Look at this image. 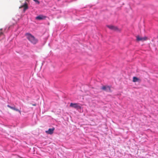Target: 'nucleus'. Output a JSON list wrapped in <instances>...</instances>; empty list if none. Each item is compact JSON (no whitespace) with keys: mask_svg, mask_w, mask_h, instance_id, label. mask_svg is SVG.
<instances>
[{"mask_svg":"<svg viewBox=\"0 0 158 158\" xmlns=\"http://www.w3.org/2000/svg\"><path fill=\"white\" fill-rule=\"evenodd\" d=\"M27 38L32 44H35L38 42V40L30 33H26L25 35Z\"/></svg>","mask_w":158,"mask_h":158,"instance_id":"obj_1","label":"nucleus"},{"mask_svg":"<svg viewBox=\"0 0 158 158\" xmlns=\"http://www.w3.org/2000/svg\"><path fill=\"white\" fill-rule=\"evenodd\" d=\"M69 106L76 109H81V106L80 105V104L78 103H71Z\"/></svg>","mask_w":158,"mask_h":158,"instance_id":"obj_2","label":"nucleus"},{"mask_svg":"<svg viewBox=\"0 0 158 158\" xmlns=\"http://www.w3.org/2000/svg\"><path fill=\"white\" fill-rule=\"evenodd\" d=\"M136 40L138 41H143L147 40V38L146 37H141L139 35H137L136 36Z\"/></svg>","mask_w":158,"mask_h":158,"instance_id":"obj_3","label":"nucleus"},{"mask_svg":"<svg viewBox=\"0 0 158 158\" xmlns=\"http://www.w3.org/2000/svg\"><path fill=\"white\" fill-rule=\"evenodd\" d=\"M101 89L107 92H111L110 87L109 86H103Z\"/></svg>","mask_w":158,"mask_h":158,"instance_id":"obj_4","label":"nucleus"},{"mask_svg":"<svg viewBox=\"0 0 158 158\" xmlns=\"http://www.w3.org/2000/svg\"><path fill=\"white\" fill-rule=\"evenodd\" d=\"M23 8V11L25 12L26 10L28 8V4L27 2H25L24 4L19 7V8Z\"/></svg>","mask_w":158,"mask_h":158,"instance_id":"obj_5","label":"nucleus"},{"mask_svg":"<svg viewBox=\"0 0 158 158\" xmlns=\"http://www.w3.org/2000/svg\"><path fill=\"white\" fill-rule=\"evenodd\" d=\"M54 130L55 128L54 127L52 128H49L48 130L45 131V132L48 134L51 135L53 133Z\"/></svg>","mask_w":158,"mask_h":158,"instance_id":"obj_6","label":"nucleus"},{"mask_svg":"<svg viewBox=\"0 0 158 158\" xmlns=\"http://www.w3.org/2000/svg\"><path fill=\"white\" fill-rule=\"evenodd\" d=\"M46 18V17L42 15H39L36 17V19L37 20H41L45 19Z\"/></svg>","mask_w":158,"mask_h":158,"instance_id":"obj_7","label":"nucleus"},{"mask_svg":"<svg viewBox=\"0 0 158 158\" xmlns=\"http://www.w3.org/2000/svg\"><path fill=\"white\" fill-rule=\"evenodd\" d=\"M107 27L109 28L112 30L117 31L118 30V29L117 27H115L112 25H108L107 26Z\"/></svg>","mask_w":158,"mask_h":158,"instance_id":"obj_8","label":"nucleus"},{"mask_svg":"<svg viewBox=\"0 0 158 158\" xmlns=\"http://www.w3.org/2000/svg\"><path fill=\"white\" fill-rule=\"evenodd\" d=\"M7 106L9 108H10V109H11L13 110H15L17 111H18L20 113V114H21V111L19 110V109L16 108L15 107H12V106H10L9 105H8Z\"/></svg>","mask_w":158,"mask_h":158,"instance_id":"obj_9","label":"nucleus"},{"mask_svg":"<svg viewBox=\"0 0 158 158\" xmlns=\"http://www.w3.org/2000/svg\"><path fill=\"white\" fill-rule=\"evenodd\" d=\"M141 80L137 77H134L133 78V82H136L137 81H140Z\"/></svg>","mask_w":158,"mask_h":158,"instance_id":"obj_10","label":"nucleus"},{"mask_svg":"<svg viewBox=\"0 0 158 158\" xmlns=\"http://www.w3.org/2000/svg\"><path fill=\"white\" fill-rule=\"evenodd\" d=\"M33 1L38 4H40V2L38 0H33Z\"/></svg>","mask_w":158,"mask_h":158,"instance_id":"obj_11","label":"nucleus"},{"mask_svg":"<svg viewBox=\"0 0 158 158\" xmlns=\"http://www.w3.org/2000/svg\"><path fill=\"white\" fill-rule=\"evenodd\" d=\"M3 33L2 32H0V36L3 34Z\"/></svg>","mask_w":158,"mask_h":158,"instance_id":"obj_12","label":"nucleus"},{"mask_svg":"<svg viewBox=\"0 0 158 158\" xmlns=\"http://www.w3.org/2000/svg\"><path fill=\"white\" fill-rule=\"evenodd\" d=\"M27 2H29V1L30 0H25Z\"/></svg>","mask_w":158,"mask_h":158,"instance_id":"obj_13","label":"nucleus"},{"mask_svg":"<svg viewBox=\"0 0 158 158\" xmlns=\"http://www.w3.org/2000/svg\"><path fill=\"white\" fill-rule=\"evenodd\" d=\"M32 105L33 106H35L36 105V104H32Z\"/></svg>","mask_w":158,"mask_h":158,"instance_id":"obj_14","label":"nucleus"},{"mask_svg":"<svg viewBox=\"0 0 158 158\" xmlns=\"http://www.w3.org/2000/svg\"><path fill=\"white\" fill-rule=\"evenodd\" d=\"M2 30V29H0V30Z\"/></svg>","mask_w":158,"mask_h":158,"instance_id":"obj_15","label":"nucleus"}]
</instances>
